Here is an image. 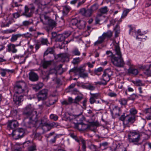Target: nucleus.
<instances>
[{"instance_id":"nucleus-24","label":"nucleus","mask_w":151,"mask_h":151,"mask_svg":"<svg viewBox=\"0 0 151 151\" xmlns=\"http://www.w3.org/2000/svg\"><path fill=\"white\" fill-rule=\"evenodd\" d=\"M114 30H115V36L117 37L120 32V27L119 24H117L116 25Z\"/></svg>"},{"instance_id":"nucleus-23","label":"nucleus","mask_w":151,"mask_h":151,"mask_svg":"<svg viewBox=\"0 0 151 151\" xmlns=\"http://www.w3.org/2000/svg\"><path fill=\"white\" fill-rule=\"evenodd\" d=\"M65 37L62 34H58V35L56 38L55 39V42H61L64 40Z\"/></svg>"},{"instance_id":"nucleus-13","label":"nucleus","mask_w":151,"mask_h":151,"mask_svg":"<svg viewBox=\"0 0 151 151\" xmlns=\"http://www.w3.org/2000/svg\"><path fill=\"white\" fill-rule=\"evenodd\" d=\"M135 120V116L134 115L129 114L126 116V121L127 124H132Z\"/></svg>"},{"instance_id":"nucleus-49","label":"nucleus","mask_w":151,"mask_h":151,"mask_svg":"<svg viewBox=\"0 0 151 151\" xmlns=\"http://www.w3.org/2000/svg\"><path fill=\"white\" fill-rule=\"evenodd\" d=\"M35 52H36L40 47L41 46V44L40 43V42H37V43L35 44Z\"/></svg>"},{"instance_id":"nucleus-6","label":"nucleus","mask_w":151,"mask_h":151,"mask_svg":"<svg viewBox=\"0 0 151 151\" xmlns=\"http://www.w3.org/2000/svg\"><path fill=\"white\" fill-rule=\"evenodd\" d=\"M36 119L37 120L36 122V123L33 125V126L31 125V123H30V124L28 127L31 128L32 127H36L38 125H39V126H45L47 127H48V123H47V118L43 117L40 120H38L37 116Z\"/></svg>"},{"instance_id":"nucleus-36","label":"nucleus","mask_w":151,"mask_h":151,"mask_svg":"<svg viewBox=\"0 0 151 151\" xmlns=\"http://www.w3.org/2000/svg\"><path fill=\"white\" fill-rule=\"evenodd\" d=\"M130 11V10L129 9H124L122 15L121 16V18H124L125 17L127 16V14Z\"/></svg>"},{"instance_id":"nucleus-14","label":"nucleus","mask_w":151,"mask_h":151,"mask_svg":"<svg viewBox=\"0 0 151 151\" xmlns=\"http://www.w3.org/2000/svg\"><path fill=\"white\" fill-rule=\"evenodd\" d=\"M33 14L30 11L29 8L27 6H25L24 7V11L22 13V15L25 16L27 17L30 18L32 17Z\"/></svg>"},{"instance_id":"nucleus-50","label":"nucleus","mask_w":151,"mask_h":151,"mask_svg":"<svg viewBox=\"0 0 151 151\" xmlns=\"http://www.w3.org/2000/svg\"><path fill=\"white\" fill-rule=\"evenodd\" d=\"M130 114L134 115H135L137 113V110L134 108H132L130 110Z\"/></svg>"},{"instance_id":"nucleus-31","label":"nucleus","mask_w":151,"mask_h":151,"mask_svg":"<svg viewBox=\"0 0 151 151\" xmlns=\"http://www.w3.org/2000/svg\"><path fill=\"white\" fill-rule=\"evenodd\" d=\"M37 146L36 144L35 143H33L32 145L29 146L28 148V151H35L36 150Z\"/></svg>"},{"instance_id":"nucleus-51","label":"nucleus","mask_w":151,"mask_h":151,"mask_svg":"<svg viewBox=\"0 0 151 151\" xmlns=\"http://www.w3.org/2000/svg\"><path fill=\"white\" fill-rule=\"evenodd\" d=\"M125 114L124 113L119 118V119L124 122H126V116L125 115Z\"/></svg>"},{"instance_id":"nucleus-58","label":"nucleus","mask_w":151,"mask_h":151,"mask_svg":"<svg viewBox=\"0 0 151 151\" xmlns=\"http://www.w3.org/2000/svg\"><path fill=\"white\" fill-rule=\"evenodd\" d=\"M49 74H47L46 75H44L42 76V78L43 79L44 81H47L49 79Z\"/></svg>"},{"instance_id":"nucleus-37","label":"nucleus","mask_w":151,"mask_h":151,"mask_svg":"<svg viewBox=\"0 0 151 151\" xmlns=\"http://www.w3.org/2000/svg\"><path fill=\"white\" fill-rule=\"evenodd\" d=\"M128 99H119V101L120 103L122 105H125L127 104Z\"/></svg>"},{"instance_id":"nucleus-8","label":"nucleus","mask_w":151,"mask_h":151,"mask_svg":"<svg viewBox=\"0 0 151 151\" xmlns=\"http://www.w3.org/2000/svg\"><path fill=\"white\" fill-rule=\"evenodd\" d=\"M48 91L46 89H43L37 94L38 101H42L46 99L47 97Z\"/></svg>"},{"instance_id":"nucleus-35","label":"nucleus","mask_w":151,"mask_h":151,"mask_svg":"<svg viewBox=\"0 0 151 151\" xmlns=\"http://www.w3.org/2000/svg\"><path fill=\"white\" fill-rule=\"evenodd\" d=\"M55 103V102H54L52 100H50L46 101L45 104L46 106L49 107L53 104Z\"/></svg>"},{"instance_id":"nucleus-27","label":"nucleus","mask_w":151,"mask_h":151,"mask_svg":"<svg viewBox=\"0 0 151 151\" xmlns=\"http://www.w3.org/2000/svg\"><path fill=\"white\" fill-rule=\"evenodd\" d=\"M43 84L42 83H40L34 86L33 87V88L36 91H37L41 89L43 87Z\"/></svg>"},{"instance_id":"nucleus-45","label":"nucleus","mask_w":151,"mask_h":151,"mask_svg":"<svg viewBox=\"0 0 151 151\" xmlns=\"http://www.w3.org/2000/svg\"><path fill=\"white\" fill-rule=\"evenodd\" d=\"M90 94L92 97L95 99H97L100 96L99 93H90Z\"/></svg>"},{"instance_id":"nucleus-18","label":"nucleus","mask_w":151,"mask_h":151,"mask_svg":"<svg viewBox=\"0 0 151 151\" xmlns=\"http://www.w3.org/2000/svg\"><path fill=\"white\" fill-rule=\"evenodd\" d=\"M15 45L12 44H10L7 45V50L8 52H12V53H16L17 51V50L15 48Z\"/></svg>"},{"instance_id":"nucleus-15","label":"nucleus","mask_w":151,"mask_h":151,"mask_svg":"<svg viewBox=\"0 0 151 151\" xmlns=\"http://www.w3.org/2000/svg\"><path fill=\"white\" fill-rule=\"evenodd\" d=\"M74 139L78 142H79L81 141L82 143V151H86V141L80 137L78 138L77 137H76Z\"/></svg>"},{"instance_id":"nucleus-4","label":"nucleus","mask_w":151,"mask_h":151,"mask_svg":"<svg viewBox=\"0 0 151 151\" xmlns=\"http://www.w3.org/2000/svg\"><path fill=\"white\" fill-rule=\"evenodd\" d=\"M140 135L139 133L136 131H130L128 134V139L129 142L135 145H140L139 143L141 140Z\"/></svg>"},{"instance_id":"nucleus-41","label":"nucleus","mask_w":151,"mask_h":151,"mask_svg":"<svg viewBox=\"0 0 151 151\" xmlns=\"http://www.w3.org/2000/svg\"><path fill=\"white\" fill-rule=\"evenodd\" d=\"M119 109H113V111L111 112L112 114L114 116H119Z\"/></svg>"},{"instance_id":"nucleus-38","label":"nucleus","mask_w":151,"mask_h":151,"mask_svg":"<svg viewBox=\"0 0 151 151\" xmlns=\"http://www.w3.org/2000/svg\"><path fill=\"white\" fill-rule=\"evenodd\" d=\"M83 99V97L81 96H78L74 100V103L78 104V103Z\"/></svg>"},{"instance_id":"nucleus-32","label":"nucleus","mask_w":151,"mask_h":151,"mask_svg":"<svg viewBox=\"0 0 151 151\" xmlns=\"http://www.w3.org/2000/svg\"><path fill=\"white\" fill-rule=\"evenodd\" d=\"M78 21L76 18H73L71 19L70 22V24L71 26H77Z\"/></svg>"},{"instance_id":"nucleus-29","label":"nucleus","mask_w":151,"mask_h":151,"mask_svg":"<svg viewBox=\"0 0 151 151\" xmlns=\"http://www.w3.org/2000/svg\"><path fill=\"white\" fill-rule=\"evenodd\" d=\"M1 72L0 73L1 76L3 77L5 76L6 74V72H10L11 73H13L14 72L13 70H9L7 69H1Z\"/></svg>"},{"instance_id":"nucleus-28","label":"nucleus","mask_w":151,"mask_h":151,"mask_svg":"<svg viewBox=\"0 0 151 151\" xmlns=\"http://www.w3.org/2000/svg\"><path fill=\"white\" fill-rule=\"evenodd\" d=\"M72 53L73 55L79 56L81 55V52L77 48L74 49L72 51Z\"/></svg>"},{"instance_id":"nucleus-64","label":"nucleus","mask_w":151,"mask_h":151,"mask_svg":"<svg viewBox=\"0 0 151 151\" xmlns=\"http://www.w3.org/2000/svg\"><path fill=\"white\" fill-rule=\"evenodd\" d=\"M87 113L89 114V116H94V114L93 113V111L92 110L89 109L87 110Z\"/></svg>"},{"instance_id":"nucleus-60","label":"nucleus","mask_w":151,"mask_h":151,"mask_svg":"<svg viewBox=\"0 0 151 151\" xmlns=\"http://www.w3.org/2000/svg\"><path fill=\"white\" fill-rule=\"evenodd\" d=\"M108 95L111 97H115L116 96V94L114 92H109L108 93Z\"/></svg>"},{"instance_id":"nucleus-40","label":"nucleus","mask_w":151,"mask_h":151,"mask_svg":"<svg viewBox=\"0 0 151 151\" xmlns=\"http://www.w3.org/2000/svg\"><path fill=\"white\" fill-rule=\"evenodd\" d=\"M81 60H80V58L79 57L74 58L72 62V63L74 65L78 64Z\"/></svg>"},{"instance_id":"nucleus-19","label":"nucleus","mask_w":151,"mask_h":151,"mask_svg":"<svg viewBox=\"0 0 151 151\" xmlns=\"http://www.w3.org/2000/svg\"><path fill=\"white\" fill-rule=\"evenodd\" d=\"M52 62L51 60L43 61L42 62V66L44 68H47L51 64Z\"/></svg>"},{"instance_id":"nucleus-5","label":"nucleus","mask_w":151,"mask_h":151,"mask_svg":"<svg viewBox=\"0 0 151 151\" xmlns=\"http://www.w3.org/2000/svg\"><path fill=\"white\" fill-rule=\"evenodd\" d=\"M113 32L111 30H109L106 32H104L102 36L99 37L98 40L94 43L95 46L102 43L106 38L110 39L113 36Z\"/></svg>"},{"instance_id":"nucleus-11","label":"nucleus","mask_w":151,"mask_h":151,"mask_svg":"<svg viewBox=\"0 0 151 151\" xmlns=\"http://www.w3.org/2000/svg\"><path fill=\"white\" fill-rule=\"evenodd\" d=\"M44 24H48L50 27H53L56 25V23L54 20L50 19L49 17L44 16Z\"/></svg>"},{"instance_id":"nucleus-55","label":"nucleus","mask_w":151,"mask_h":151,"mask_svg":"<svg viewBox=\"0 0 151 151\" xmlns=\"http://www.w3.org/2000/svg\"><path fill=\"white\" fill-rule=\"evenodd\" d=\"M146 73H147V75L151 76V65H150L149 69L146 70Z\"/></svg>"},{"instance_id":"nucleus-44","label":"nucleus","mask_w":151,"mask_h":151,"mask_svg":"<svg viewBox=\"0 0 151 151\" xmlns=\"http://www.w3.org/2000/svg\"><path fill=\"white\" fill-rule=\"evenodd\" d=\"M40 42L41 45H47L48 41L47 39L46 38H42Z\"/></svg>"},{"instance_id":"nucleus-22","label":"nucleus","mask_w":151,"mask_h":151,"mask_svg":"<svg viewBox=\"0 0 151 151\" xmlns=\"http://www.w3.org/2000/svg\"><path fill=\"white\" fill-rule=\"evenodd\" d=\"M55 47H50L48 48L44 53V55H47L49 53L52 54L54 52Z\"/></svg>"},{"instance_id":"nucleus-12","label":"nucleus","mask_w":151,"mask_h":151,"mask_svg":"<svg viewBox=\"0 0 151 151\" xmlns=\"http://www.w3.org/2000/svg\"><path fill=\"white\" fill-rule=\"evenodd\" d=\"M79 12L83 16L87 17H91L93 13L90 8L86 10L85 8L81 9Z\"/></svg>"},{"instance_id":"nucleus-30","label":"nucleus","mask_w":151,"mask_h":151,"mask_svg":"<svg viewBox=\"0 0 151 151\" xmlns=\"http://www.w3.org/2000/svg\"><path fill=\"white\" fill-rule=\"evenodd\" d=\"M99 8V5L97 4H95L92 5L90 9L91 11L93 13L95 12Z\"/></svg>"},{"instance_id":"nucleus-46","label":"nucleus","mask_w":151,"mask_h":151,"mask_svg":"<svg viewBox=\"0 0 151 151\" xmlns=\"http://www.w3.org/2000/svg\"><path fill=\"white\" fill-rule=\"evenodd\" d=\"M89 147L92 151H99L97 150L96 147L94 145H91L89 146Z\"/></svg>"},{"instance_id":"nucleus-17","label":"nucleus","mask_w":151,"mask_h":151,"mask_svg":"<svg viewBox=\"0 0 151 151\" xmlns=\"http://www.w3.org/2000/svg\"><path fill=\"white\" fill-rule=\"evenodd\" d=\"M75 126L78 129L82 131L86 130L88 127V125L82 123L76 124Z\"/></svg>"},{"instance_id":"nucleus-59","label":"nucleus","mask_w":151,"mask_h":151,"mask_svg":"<svg viewBox=\"0 0 151 151\" xmlns=\"http://www.w3.org/2000/svg\"><path fill=\"white\" fill-rule=\"evenodd\" d=\"M68 100V102L69 105L73 103H74V100H73L71 97H69Z\"/></svg>"},{"instance_id":"nucleus-3","label":"nucleus","mask_w":151,"mask_h":151,"mask_svg":"<svg viewBox=\"0 0 151 151\" xmlns=\"http://www.w3.org/2000/svg\"><path fill=\"white\" fill-rule=\"evenodd\" d=\"M119 42L115 45L116 54L118 55V57L113 56L111 57V61L113 64L118 67H122L124 64V63L122 57V55L119 46Z\"/></svg>"},{"instance_id":"nucleus-47","label":"nucleus","mask_w":151,"mask_h":151,"mask_svg":"<svg viewBox=\"0 0 151 151\" xmlns=\"http://www.w3.org/2000/svg\"><path fill=\"white\" fill-rule=\"evenodd\" d=\"M85 71V69L84 68L82 67H80L78 68L77 72L79 73V75L82 73L84 72Z\"/></svg>"},{"instance_id":"nucleus-26","label":"nucleus","mask_w":151,"mask_h":151,"mask_svg":"<svg viewBox=\"0 0 151 151\" xmlns=\"http://www.w3.org/2000/svg\"><path fill=\"white\" fill-rule=\"evenodd\" d=\"M128 72L134 75H136L138 73V71L137 69H134L132 68H130L128 70Z\"/></svg>"},{"instance_id":"nucleus-56","label":"nucleus","mask_w":151,"mask_h":151,"mask_svg":"<svg viewBox=\"0 0 151 151\" xmlns=\"http://www.w3.org/2000/svg\"><path fill=\"white\" fill-rule=\"evenodd\" d=\"M144 113L146 114H147L148 113H151V109L150 108H147L145 109L144 111Z\"/></svg>"},{"instance_id":"nucleus-2","label":"nucleus","mask_w":151,"mask_h":151,"mask_svg":"<svg viewBox=\"0 0 151 151\" xmlns=\"http://www.w3.org/2000/svg\"><path fill=\"white\" fill-rule=\"evenodd\" d=\"M26 84L23 81H19L17 82L14 86V90L16 93L13 96V101L17 105L19 104L23 101V96L19 95V94L23 93L26 88Z\"/></svg>"},{"instance_id":"nucleus-63","label":"nucleus","mask_w":151,"mask_h":151,"mask_svg":"<svg viewBox=\"0 0 151 151\" xmlns=\"http://www.w3.org/2000/svg\"><path fill=\"white\" fill-rule=\"evenodd\" d=\"M25 37L27 38H29L32 37V35L31 34L28 32L24 34Z\"/></svg>"},{"instance_id":"nucleus-25","label":"nucleus","mask_w":151,"mask_h":151,"mask_svg":"<svg viewBox=\"0 0 151 151\" xmlns=\"http://www.w3.org/2000/svg\"><path fill=\"white\" fill-rule=\"evenodd\" d=\"M22 36V35L20 34L13 35L10 39V41L12 42H14L17 40L18 38Z\"/></svg>"},{"instance_id":"nucleus-43","label":"nucleus","mask_w":151,"mask_h":151,"mask_svg":"<svg viewBox=\"0 0 151 151\" xmlns=\"http://www.w3.org/2000/svg\"><path fill=\"white\" fill-rule=\"evenodd\" d=\"M133 83L137 86H140L144 85V84L142 83V81L140 80L134 81Z\"/></svg>"},{"instance_id":"nucleus-1","label":"nucleus","mask_w":151,"mask_h":151,"mask_svg":"<svg viewBox=\"0 0 151 151\" xmlns=\"http://www.w3.org/2000/svg\"><path fill=\"white\" fill-rule=\"evenodd\" d=\"M34 106L31 104L27 105L23 109V114L25 117L24 122L25 125L28 127L30 123L33 126L36 123L37 120V112L34 111Z\"/></svg>"},{"instance_id":"nucleus-20","label":"nucleus","mask_w":151,"mask_h":151,"mask_svg":"<svg viewBox=\"0 0 151 151\" xmlns=\"http://www.w3.org/2000/svg\"><path fill=\"white\" fill-rule=\"evenodd\" d=\"M86 23L83 21L79 20L78 22L76 27L79 29H83L85 26Z\"/></svg>"},{"instance_id":"nucleus-54","label":"nucleus","mask_w":151,"mask_h":151,"mask_svg":"<svg viewBox=\"0 0 151 151\" xmlns=\"http://www.w3.org/2000/svg\"><path fill=\"white\" fill-rule=\"evenodd\" d=\"M50 118L54 121H56L58 120V117L57 116L53 114H51L50 115Z\"/></svg>"},{"instance_id":"nucleus-34","label":"nucleus","mask_w":151,"mask_h":151,"mask_svg":"<svg viewBox=\"0 0 151 151\" xmlns=\"http://www.w3.org/2000/svg\"><path fill=\"white\" fill-rule=\"evenodd\" d=\"M84 86L86 88L91 91L93 90L95 88V87L92 85L90 83H89L88 85H86L85 86Z\"/></svg>"},{"instance_id":"nucleus-39","label":"nucleus","mask_w":151,"mask_h":151,"mask_svg":"<svg viewBox=\"0 0 151 151\" xmlns=\"http://www.w3.org/2000/svg\"><path fill=\"white\" fill-rule=\"evenodd\" d=\"M58 126V123L53 122L50 124H48V127H50V128L49 129H50L51 128L56 127Z\"/></svg>"},{"instance_id":"nucleus-53","label":"nucleus","mask_w":151,"mask_h":151,"mask_svg":"<svg viewBox=\"0 0 151 151\" xmlns=\"http://www.w3.org/2000/svg\"><path fill=\"white\" fill-rule=\"evenodd\" d=\"M79 76L81 77L84 78L88 77V74L86 73H83L79 75Z\"/></svg>"},{"instance_id":"nucleus-7","label":"nucleus","mask_w":151,"mask_h":151,"mask_svg":"<svg viewBox=\"0 0 151 151\" xmlns=\"http://www.w3.org/2000/svg\"><path fill=\"white\" fill-rule=\"evenodd\" d=\"M112 75V72L109 69H106L104 72V73L102 76V79L104 81V83H106V85L107 82L109 81L110 77Z\"/></svg>"},{"instance_id":"nucleus-16","label":"nucleus","mask_w":151,"mask_h":151,"mask_svg":"<svg viewBox=\"0 0 151 151\" xmlns=\"http://www.w3.org/2000/svg\"><path fill=\"white\" fill-rule=\"evenodd\" d=\"M29 78L31 81H35L38 80L39 77L36 73L34 72H31L29 74Z\"/></svg>"},{"instance_id":"nucleus-9","label":"nucleus","mask_w":151,"mask_h":151,"mask_svg":"<svg viewBox=\"0 0 151 151\" xmlns=\"http://www.w3.org/2000/svg\"><path fill=\"white\" fill-rule=\"evenodd\" d=\"M19 125L18 122L15 120L9 121L7 124V129L10 130L12 129V131H15V129L17 128Z\"/></svg>"},{"instance_id":"nucleus-48","label":"nucleus","mask_w":151,"mask_h":151,"mask_svg":"<svg viewBox=\"0 0 151 151\" xmlns=\"http://www.w3.org/2000/svg\"><path fill=\"white\" fill-rule=\"evenodd\" d=\"M69 11L70 9L67 6H65L63 8V14H66Z\"/></svg>"},{"instance_id":"nucleus-52","label":"nucleus","mask_w":151,"mask_h":151,"mask_svg":"<svg viewBox=\"0 0 151 151\" xmlns=\"http://www.w3.org/2000/svg\"><path fill=\"white\" fill-rule=\"evenodd\" d=\"M103 70V68L101 67H100L97 69L95 70V73L97 75H99L100 74L99 73L100 72Z\"/></svg>"},{"instance_id":"nucleus-62","label":"nucleus","mask_w":151,"mask_h":151,"mask_svg":"<svg viewBox=\"0 0 151 151\" xmlns=\"http://www.w3.org/2000/svg\"><path fill=\"white\" fill-rule=\"evenodd\" d=\"M89 102L91 104H92L96 102L95 99L91 96L89 99Z\"/></svg>"},{"instance_id":"nucleus-33","label":"nucleus","mask_w":151,"mask_h":151,"mask_svg":"<svg viewBox=\"0 0 151 151\" xmlns=\"http://www.w3.org/2000/svg\"><path fill=\"white\" fill-rule=\"evenodd\" d=\"M102 16V15L99 13H98L96 16L95 19L96 23L97 24H99L100 21L101 20V17Z\"/></svg>"},{"instance_id":"nucleus-21","label":"nucleus","mask_w":151,"mask_h":151,"mask_svg":"<svg viewBox=\"0 0 151 151\" xmlns=\"http://www.w3.org/2000/svg\"><path fill=\"white\" fill-rule=\"evenodd\" d=\"M108 11V7L107 6H104L101 7L99 9L98 13L103 15L104 14H107Z\"/></svg>"},{"instance_id":"nucleus-10","label":"nucleus","mask_w":151,"mask_h":151,"mask_svg":"<svg viewBox=\"0 0 151 151\" xmlns=\"http://www.w3.org/2000/svg\"><path fill=\"white\" fill-rule=\"evenodd\" d=\"M24 132L23 129L20 128L12 131V134L13 136L17 137V139L22 137L24 136Z\"/></svg>"},{"instance_id":"nucleus-57","label":"nucleus","mask_w":151,"mask_h":151,"mask_svg":"<svg viewBox=\"0 0 151 151\" xmlns=\"http://www.w3.org/2000/svg\"><path fill=\"white\" fill-rule=\"evenodd\" d=\"M31 24L29 21H25L22 23V25L24 26H27Z\"/></svg>"},{"instance_id":"nucleus-42","label":"nucleus","mask_w":151,"mask_h":151,"mask_svg":"<svg viewBox=\"0 0 151 151\" xmlns=\"http://www.w3.org/2000/svg\"><path fill=\"white\" fill-rule=\"evenodd\" d=\"M138 98V96L135 94H133L130 96L128 98V100H132L134 101V99Z\"/></svg>"},{"instance_id":"nucleus-61","label":"nucleus","mask_w":151,"mask_h":151,"mask_svg":"<svg viewBox=\"0 0 151 151\" xmlns=\"http://www.w3.org/2000/svg\"><path fill=\"white\" fill-rule=\"evenodd\" d=\"M95 85H102L104 86L106 85V83H104V82H102L101 81H99L97 82H95Z\"/></svg>"}]
</instances>
